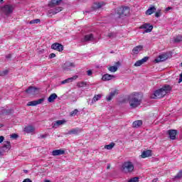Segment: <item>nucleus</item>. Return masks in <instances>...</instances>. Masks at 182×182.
I'll use <instances>...</instances> for the list:
<instances>
[{"label":"nucleus","instance_id":"1","mask_svg":"<svg viewBox=\"0 0 182 182\" xmlns=\"http://www.w3.org/2000/svg\"><path fill=\"white\" fill-rule=\"evenodd\" d=\"M172 90V87L168 85H164L161 88L156 90L154 94L151 95V99H161L166 96V94L169 93Z\"/></svg>","mask_w":182,"mask_h":182},{"label":"nucleus","instance_id":"2","mask_svg":"<svg viewBox=\"0 0 182 182\" xmlns=\"http://www.w3.org/2000/svg\"><path fill=\"white\" fill-rule=\"evenodd\" d=\"M141 104V95L137 92L132 94L129 97V105L132 109H135Z\"/></svg>","mask_w":182,"mask_h":182},{"label":"nucleus","instance_id":"3","mask_svg":"<svg viewBox=\"0 0 182 182\" xmlns=\"http://www.w3.org/2000/svg\"><path fill=\"white\" fill-rule=\"evenodd\" d=\"M130 9L129 7H119L117 9V14L119 15V16H127L129 14Z\"/></svg>","mask_w":182,"mask_h":182},{"label":"nucleus","instance_id":"4","mask_svg":"<svg viewBox=\"0 0 182 182\" xmlns=\"http://www.w3.org/2000/svg\"><path fill=\"white\" fill-rule=\"evenodd\" d=\"M11 149V144L9 141H4V145L0 149V157L3 156L6 152H8Z\"/></svg>","mask_w":182,"mask_h":182},{"label":"nucleus","instance_id":"5","mask_svg":"<svg viewBox=\"0 0 182 182\" xmlns=\"http://www.w3.org/2000/svg\"><path fill=\"white\" fill-rule=\"evenodd\" d=\"M40 92L39 88L29 87L28 89L26 90V93L28 94L30 96L36 95Z\"/></svg>","mask_w":182,"mask_h":182},{"label":"nucleus","instance_id":"6","mask_svg":"<svg viewBox=\"0 0 182 182\" xmlns=\"http://www.w3.org/2000/svg\"><path fill=\"white\" fill-rule=\"evenodd\" d=\"M123 170H127L128 172L133 171L134 167L133 163L131 161L124 162L122 166Z\"/></svg>","mask_w":182,"mask_h":182},{"label":"nucleus","instance_id":"7","mask_svg":"<svg viewBox=\"0 0 182 182\" xmlns=\"http://www.w3.org/2000/svg\"><path fill=\"white\" fill-rule=\"evenodd\" d=\"M139 29H145L144 33H150L153 30V26L150 25L149 23H144L139 27Z\"/></svg>","mask_w":182,"mask_h":182},{"label":"nucleus","instance_id":"8","mask_svg":"<svg viewBox=\"0 0 182 182\" xmlns=\"http://www.w3.org/2000/svg\"><path fill=\"white\" fill-rule=\"evenodd\" d=\"M51 48L55 50H57L58 52H62L63 50V46L58 43H54L51 46Z\"/></svg>","mask_w":182,"mask_h":182},{"label":"nucleus","instance_id":"9","mask_svg":"<svg viewBox=\"0 0 182 182\" xmlns=\"http://www.w3.org/2000/svg\"><path fill=\"white\" fill-rule=\"evenodd\" d=\"M65 123H66V121L65 119L57 120L52 123L53 129H57L60 125H63Z\"/></svg>","mask_w":182,"mask_h":182},{"label":"nucleus","instance_id":"10","mask_svg":"<svg viewBox=\"0 0 182 182\" xmlns=\"http://www.w3.org/2000/svg\"><path fill=\"white\" fill-rule=\"evenodd\" d=\"M75 63L71 62H65L63 65V70L68 71L70 70L71 68H75Z\"/></svg>","mask_w":182,"mask_h":182},{"label":"nucleus","instance_id":"11","mask_svg":"<svg viewBox=\"0 0 182 182\" xmlns=\"http://www.w3.org/2000/svg\"><path fill=\"white\" fill-rule=\"evenodd\" d=\"M44 102V98L38 99V100L31 101L27 103V106H37L38 105H41Z\"/></svg>","mask_w":182,"mask_h":182},{"label":"nucleus","instance_id":"12","mask_svg":"<svg viewBox=\"0 0 182 182\" xmlns=\"http://www.w3.org/2000/svg\"><path fill=\"white\" fill-rule=\"evenodd\" d=\"M103 6H105V3L104 1L95 2L92 5V8L95 10L102 9Z\"/></svg>","mask_w":182,"mask_h":182},{"label":"nucleus","instance_id":"13","mask_svg":"<svg viewBox=\"0 0 182 182\" xmlns=\"http://www.w3.org/2000/svg\"><path fill=\"white\" fill-rule=\"evenodd\" d=\"M147 60H149V57H144V58L135 63L134 67H140L141 65H144Z\"/></svg>","mask_w":182,"mask_h":182},{"label":"nucleus","instance_id":"14","mask_svg":"<svg viewBox=\"0 0 182 182\" xmlns=\"http://www.w3.org/2000/svg\"><path fill=\"white\" fill-rule=\"evenodd\" d=\"M14 10V7L11 5H5L4 7H3V11L6 14H12Z\"/></svg>","mask_w":182,"mask_h":182},{"label":"nucleus","instance_id":"15","mask_svg":"<svg viewBox=\"0 0 182 182\" xmlns=\"http://www.w3.org/2000/svg\"><path fill=\"white\" fill-rule=\"evenodd\" d=\"M77 78H78V75H74L72 77H70V78L65 79L63 81H61V84L64 85V84H66V83H70L73 81L76 80Z\"/></svg>","mask_w":182,"mask_h":182},{"label":"nucleus","instance_id":"16","mask_svg":"<svg viewBox=\"0 0 182 182\" xmlns=\"http://www.w3.org/2000/svg\"><path fill=\"white\" fill-rule=\"evenodd\" d=\"M168 134H169V137L171 140H175L176 138L177 130L176 129L169 130L168 132Z\"/></svg>","mask_w":182,"mask_h":182},{"label":"nucleus","instance_id":"17","mask_svg":"<svg viewBox=\"0 0 182 182\" xmlns=\"http://www.w3.org/2000/svg\"><path fill=\"white\" fill-rule=\"evenodd\" d=\"M63 154H65V151L62 149L54 150L52 151V155L53 156H58Z\"/></svg>","mask_w":182,"mask_h":182},{"label":"nucleus","instance_id":"18","mask_svg":"<svg viewBox=\"0 0 182 182\" xmlns=\"http://www.w3.org/2000/svg\"><path fill=\"white\" fill-rule=\"evenodd\" d=\"M168 59V55L166 54H161L158 57V58L155 59L156 63H160L163 61H166Z\"/></svg>","mask_w":182,"mask_h":182},{"label":"nucleus","instance_id":"19","mask_svg":"<svg viewBox=\"0 0 182 182\" xmlns=\"http://www.w3.org/2000/svg\"><path fill=\"white\" fill-rule=\"evenodd\" d=\"M114 77L115 76L114 75L105 74L102 75V80H103L104 82H107L109 80H112Z\"/></svg>","mask_w":182,"mask_h":182},{"label":"nucleus","instance_id":"20","mask_svg":"<svg viewBox=\"0 0 182 182\" xmlns=\"http://www.w3.org/2000/svg\"><path fill=\"white\" fill-rule=\"evenodd\" d=\"M151 156H152V151L151 150L144 151L141 155L142 159L150 157Z\"/></svg>","mask_w":182,"mask_h":182},{"label":"nucleus","instance_id":"21","mask_svg":"<svg viewBox=\"0 0 182 182\" xmlns=\"http://www.w3.org/2000/svg\"><path fill=\"white\" fill-rule=\"evenodd\" d=\"M62 11V7H56L55 9H51L48 11L50 15H55L56 14Z\"/></svg>","mask_w":182,"mask_h":182},{"label":"nucleus","instance_id":"22","mask_svg":"<svg viewBox=\"0 0 182 182\" xmlns=\"http://www.w3.org/2000/svg\"><path fill=\"white\" fill-rule=\"evenodd\" d=\"M143 49V46H136V47L132 49V53L134 55H137L139 53H140Z\"/></svg>","mask_w":182,"mask_h":182},{"label":"nucleus","instance_id":"23","mask_svg":"<svg viewBox=\"0 0 182 182\" xmlns=\"http://www.w3.org/2000/svg\"><path fill=\"white\" fill-rule=\"evenodd\" d=\"M156 9L154 6H151V8L148 9L146 11V15L147 16H151L152 15L154 12H156Z\"/></svg>","mask_w":182,"mask_h":182},{"label":"nucleus","instance_id":"24","mask_svg":"<svg viewBox=\"0 0 182 182\" xmlns=\"http://www.w3.org/2000/svg\"><path fill=\"white\" fill-rule=\"evenodd\" d=\"M24 131L27 133V134H31L33 132H35V127L33 126H26L24 129Z\"/></svg>","mask_w":182,"mask_h":182},{"label":"nucleus","instance_id":"25","mask_svg":"<svg viewBox=\"0 0 182 182\" xmlns=\"http://www.w3.org/2000/svg\"><path fill=\"white\" fill-rule=\"evenodd\" d=\"M63 0H52L51 2L49 3L48 6L53 7L56 5H59L62 2Z\"/></svg>","mask_w":182,"mask_h":182},{"label":"nucleus","instance_id":"26","mask_svg":"<svg viewBox=\"0 0 182 182\" xmlns=\"http://www.w3.org/2000/svg\"><path fill=\"white\" fill-rule=\"evenodd\" d=\"M142 125V121L141 120H136L132 123V127L134 128L138 129Z\"/></svg>","mask_w":182,"mask_h":182},{"label":"nucleus","instance_id":"27","mask_svg":"<svg viewBox=\"0 0 182 182\" xmlns=\"http://www.w3.org/2000/svg\"><path fill=\"white\" fill-rule=\"evenodd\" d=\"M93 40H94V36L92 34H88L85 36L84 38L85 42L92 41Z\"/></svg>","mask_w":182,"mask_h":182},{"label":"nucleus","instance_id":"28","mask_svg":"<svg viewBox=\"0 0 182 182\" xmlns=\"http://www.w3.org/2000/svg\"><path fill=\"white\" fill-rule=\"evenodd\" d=\"M56 98H57V95L53 93V95H50V97H48V101L49 103H52L53 102V101H55V100H56Z\"/></svg>","mask_w":182,"mask_h":182},{"label":"nucleus","instance_id":"29","mask_svg":"<svg viewBox=\"0 0 182 182\" xmlns=\"http://www.w3.org/2000/svg\"><path fill=\"white\" fill-rule=\"evenodd\" d=\"M101 98H102V95H100V94L96 95L95 97H92V104H94V103L97 102Z\"/></svg>","mask_w":182,"mask_h":182},{"label":"nucleus","instance_id":"30","mask_svg":"<svg viewBox=\"0 0 182 182\" xmlns=\"http://www.w3.org/2000/svg\"><path fill=\"white\" fill-rule=\"evenodd\" d=\"M80 132V129L79 128L73 129L72 130L68 131V134H77Z\"/></svg>","mask_w":182,"mask_h":182},{"label":"nucleus","instance_id":"31","mask_svg":"<svg viewBox=\"0 0 182 182\" xmlns=\"http://www.w3.org/2000/svg\"><path fill=\"white\" fill-rule=\"evenodd\" d=\"M118 67L117 65H112L108 68V70L110 71L111 73H115L117 71Z\"/></svg>","mask_w":182,"mask_h":182},{"label":"nucleus","instance_id":"32","mask_svg":"<svg viewBox=\"0 0 182 182\" xmlns=\"http://www.w3.org/2000/svg\"><path fill=\"white\" fill-rule=\"evenodd\" d=\"M10 113H11V109H1V114L3 115H9Z\"/></svg>","mask_w":182,"mask_h":182},{"label":"nucleus","instance_id":"33","mask_svg":"<svg viewBox=\"0 0 182 182\" xmlns=\"http://www.w3.org/2000/svg\"><path fill=\"white\" fill-rule=\"evenodd\" d=\"M113 147H114V142L110 143V144H109V145H105V149H107V150H111V149H113Z\"/></svg>","mask_w":182,"mask_h":182},{"label":"nucleus","instance_id":"34","mask_svg":"<svg viewBox=\"0 0 182 182\" xmlns=\"http://www.w3.org/2000/svg\"><path fill=\"white\" fill-rule=\"evenodd\" d=\"M182 41V36H178L174 38V42L175 43H178Z\"/></svg>","mask_w":182,"mask_h":182},{"label":"nucleus","instance_id":"35","mask_svg":"<svg viewBox=\"0 0 182 182\" xmlns=\"http://www.w3.org/2000/svg\"><path fill=\"white\" fill-rule=\"evenodd\" d=\"M8 73H9L8 70H3V71H0V76L4 77V76L7 75Z\"/></svg>","mask_w":182,"mask_h":182},{"label":"nucleus","instance_id":"36","mask_svg":"<svg viewBox=\"0 0 182 182\" xmlns=\"http://www.w3.org/2000/svg\"><path fill=\"white\" fill-rule=\"evenodd\" d=\"M41 22V20L40 19H35V20H31L29 23L30 24H36V23H38Z\"/></svg>","mask_w":182,"mask_h":182},{"label":"nucleus","instance_id":"37","mask_svg":"<svg viewBox=\"0 0 182 182\" xmlns=\"http://www.w3.org/2000/svg\"><path fill=\"white\" fill-rule=\"evenodd\" d=\"M77 113H78V109H75L73 112H71V113H70V116L75 117L77 114Z\"/></svg>","mask_w":182,"mask_h":182},{"label":"nucleus","instance_id":"38","mask_svg":"<svg viewBox=\"0 0 182 182\" xmlns=\"http://www.w3.org/2000/svg\"><path fill=\"white\" fill-rule=\"evenodd\" d=\"M117 95H118V90H114V91H111L110 94H109V95H111L112 97H114Z\"/></svg>","mask_w":182,"mask_h":182},{"label":"nucleus","instance_id":"39","mask_svg":"<svg viewBox=\"0 0 182 182\" xmlns=\"http://www.w3.org/2000/svg\"><path fill=\"white\" fill-rule=\"evenodd\" d=\"M128 182H139V178L138 177H134L131 178V180Z\"/></svg>","mask_w":182,"mask_h":182},{"label":"nucleus","instance_id":"40","mask_svg":"<svg viewBox=\"0 0 182 182\" xmlns=\"http://www.w3.org/2000/svg\"><path fill=\"white\" fill-rule=\"evenodd\" d=\"M114 96L112 95H108L107 97H106V99L108 102L111 101L112 99H113Z\"/></svg>","mask_w":182,"mask_h":182},{"label":"nucleus","instance_id":"41","mask_svg":"<svg viewBox=\"0 0 182 182\" xmlns=\"http://www.w3.org/2000/svg\"><path fill=\"white\" fill-rule=\"evenodd\" d=\"M155 16L159 18L161 16V11H158L157 12L155 13Z\"/></svg>","mask_w":182,"mask_h":182},{"label":"nucleus","instance_id":"42","mask_svg":"<svg viewBox=\"0 0 182 182\" xmlns=\"http://www.w3.org/2000/svg\"><path fill=\"white\" fill-rule=\"evenodd\" d=\"M87 74L88 76H92L93 75V72L91 70L87 71Z\"/></svg>","mask_w":182,"mask_h":182},{"label":"nucleus","instance_id":"43","mask_svg":"<svg viewBox=\"0 0 182 182\" xmlns=\"http://www.w3.org/2000/svg\"><path fill=\"white\" fill-rule=\"evenodd\" d=\"M11 138L16 139V138H18V135L16 134H13L11 135Z\"/></svg>","mask_w":182,"mask_h":182},{"label":"nucleus","instance_id":"44","mask_svg":"<svg viewBox=\"0 0 182 182\" xmlns=\"http://www.w3.org/2000/svg\"><path fill=\"white\" fill-rule=\"evenodd\" d=\"M181 176H182V171H179V173H178V175L175 178H179Z\"/></svg>","mask_w":182,"mask_h":182},{"label":"nucleus","instance_id":"45","mask_svg":"<svg viewBox=\"0 0 182 182\" xmlns=\"http://www.w3.org/2000/svg\"><path fill=\"white\" fill-rule=\"evenodd\" d=\"M55 53H51V54H50L49 55V58L50 59H52V58H55Z\"/></svg>","mask_w":182,"mask_h":182},{"label":"nucleus","instance_id":"46","mask_svg":"<svg viewBox=\"0 0 182 182\" xmlns=\"http://www.w3.org/2000/svg\"><path fill=\"white\" fill-rule=\"evenodd\" d=\"M4 141V136H0V144H1Z\"/></svg>","mask_w":182,"mask_h":182},{"label":"nucleus","instance_id":"47","mask_svg":"<svg viewBox=\"0 0 182 182\" xmlns=\"http://www.w3.org/2000/svg\"><path fill=\"white\" fill-rule=\"evenodd\" d=\"M22 182H32V181L30 178H26L24 181Z\"/></svg>","mask_w":182,"mask_h":182},{"label":"nucleus","instance_id":"48","mask_svg":"<svg viewBox=\"0 0 182 182\" xmlns=\"http://www.w3.org/2000/svg\"><path fill=\"white\" fill-rule=\"evenodd\" d=\"M40 138H41V139L46 138V135H41Z\"/></svg>","mask_w":182,"mask_h":182},{"label":"nucleus","instance_id":"49","mask_svg":"<svg viewBox=\"0 0 182 182\" xmlns=\"http://www.w3.org/2000/svg\"><path fill=\"white\" fill-rule=\"evenodd\" d=\"M11 58V54H9V55H6V58Z\"/></svg>","mask_w":182,"mask_h":182},{"label":"nucleus","instance_id":"50","mask_svg":"<svg viewBox=\"0 0 182 182\" xmlns=\"http://www.w3.org/2000/svg\"><path fill=\"white\" fill-rule=\"evenodd\" d=\"M4 127V124L0 123V129Z\"/></svg>","mask_w":182,"mask_h":182},{"label":"nucleus","instance_id":"51","mask_svg":"<svg viewBox=\"0 0 182 182\" xmlns=\"http://www.w3.org/2000/svg\"><path fill=\"white\" fill-rule=\"evenodd\" d=\"M45 182H50V181L46 180Z\"/></svg>","mask_w":182,"mask_h":182},{"label":"nucleus","instance_id":"52","mask_svg":"<svg viewBox=\"0 0 182 182\" xmlns=\"http://www.w3.org/2000/svg\"><path fill=\"white\" fill-rule=\"evenodd\" d=\"M170 9H171V8H170V7H168V10H170Z\"/></svg>","mask_w":182,"mask_h":182},{"label":"nucleus","instance_id":"53","mask_svg":"<svg viewBox=\"0 0 182 182\" xmlns=\"http://www.w3.org/2000/svg\"><path fill=\"white\" fill-rule=\"evenodd\" d=\"M170 9H171V8H170V7H168V10H170Z\"/></svg>","mask_w":182,"mask_h":182},{"label":"nucleus","instance_id":"54","mask_svg":"<svg viewBox=\"0 0 182 182\" xmlns=\"http://www.w3.org/2000/svg\"><path fill=\"white\" fill-rule=\"evenodd\" d=\"M109 166H107V169H109Z\"/></svg>","mask_w":182,"mask_h":182},{"label":"nucleus","instance_id":"55","mask_svg":"<svg viewBox=\"0 0 182 182\" xmlns=\"http://www.w3.org/2000/svg\"><path fill=\"white\" fill-rule=\"evenodd\" d=\"M4 0H1V1H3Z\"/></svg>","mask_w":182,"mask_h":182},{"label":"nucleus","instance_id":"56","mask_svg":"<svg viewBox=\"0 0 182 182\" xmlns=\"http://www.w3.org/2000/svg\"><path fill=\"white\" fill-rule=\"evenodd\" d=\"M181 67H182V63H181Z\"/></svg>","mask_w":182,"mask_h":182}]
</instances>
